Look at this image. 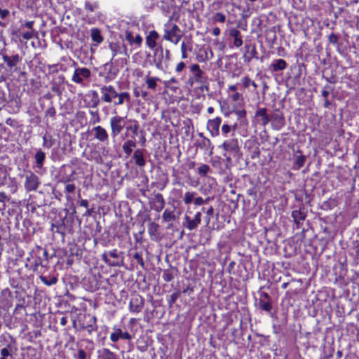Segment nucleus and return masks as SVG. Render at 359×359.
Here are the masks:
<instances>
[{
  "instance_id": "37998d69",
  "label": "nucleus",
  "mask_w": 359,
  "mask_h": 359,
  "mask_svg": "<svg viewBox=\"0 0 359 359\" xmlns=\"http://www.w3.org/2000/svg\"><path fill=\"white\" fill-rule=\"evenodd\" d=\"M1 358L0 359H6L7 357L11 355V351L8 347L4 348L1 350Z\"/></svg>"
},
{
  "instance_id": "79ce46f5",
  "label": "nucleus",
  "mask_w": 359,
  "mask_h": 359,
  "mask_svg": "<svg viewBox=\"0 0 359 359\" xmlns=\"http://www.w3.org/2000/svg\"><path fill=\"white\" fill-rule=\"evenodd\" d=\"M158 226L157 224L154 222H151L149 224L148 227V231L150 234H154L156 233L158 230Z\"/></svg>"
},
{
  "instance_id": "0e129e2a",
  "label": "nucleus",
  "mask_w": 359,
  "mask_h": 359,
  "mask_svg": "<svg viewBox=\"0 0 359 359\" xmlns=\"http://www.w3.org/2000/svg\"><path fill=\"white\" fill-rule=\"evenodd\" d=\"M33 25H34V21H28V22H27L25 23V26L27 28H28V29H32V30H33V29H32V28H33Z\"/></svg>"
},
{
  "instance_id": "c756f323",
  "label": "nucleus",
  "mask_w": 359,
  "mask_h": 359,
  "mask_svg": "<svg viewBox=\"0 0 359 359\" xmlns=\"http://www.w3.org/2000/svg\"><path fill=\"white\" fill-rule=\"evenodd\" d=\"M196 193L194 191H187L184 194L183 201L186 205H189L193 201H194V198L196 197Z\"/></svg>"
},
{
  "instance_id": "6e6d98bb",
  "label": "nucleus",
  "mask_w": 359,
  "mask_h": 359,
  "mask_svg": "<svg viewBox=\"0 0 359 359\" xmlns=\"http://www.w3.org/2000/svg\"><path fill=\"white\" fill-rule=\"evenodd\" d=\"M85 8L86 10H88L91 12L94 11V10L97 8L96 5L92 4L89 2L86 3Z\"/></svg>"
},
{
  "instance_id": "b1692460",
  "label": "nucleus",
  "mask_w": 359,
  "mask_h": 359,
  "mask_svg": "<svg viewBox=\"0 0 359 359\" xmlns=\"http://www.w3.org/2000/svg\"><path fill=\"white\" fill-rule=\"evenodd\" d=\"M133 158L135 161V163L138 166L142 167L145 165V160H144L143 154L140 150H136L134 152Z\"/></svg>"
},
{
  "instance_id": "f704fd0d",
  "label": "nucleus",
  "mask_w": 359,
  "mask_h": 359,
  "mask_svg": "<svg viewBox=\"0 0 359 359\" xmlns=\"http://www.w3.org/2000/svg\"><path fill=\"white\" fill-rule=\"evenodd\" d=\"M191 50V47L189 46L188 44L185 43L184 41L181 44V52H182V57L183 59L187 58V51Z\"/></svg>"
},
{
  "instance_id": "e433bc0d",
  "label": "nucleus",
  "mask_w": 359,
  "mask_h": 359,
  "mask_svg": "<svg viewBox=\"0 0 359 359\" xmlns=\"http://www.w3.org/2000/svg\"><path fill=\"white\" fill-rule=\"evenodd\" d=\"M210 166L207 164H202L198 168V174L202 176H205L207 173L210 171Z\"/></svg>"
},
{
  "instance_id": "f03ea898",
  "label": "nucleus",
  "mask_w": 359,
  "mask_h": 359,
  "mask_svg": "<svg viewBox=\"0 0 359 359\" xmlns=\"http://www.w3.org/2000/svg\"><path fill=\"white\" fill-rule=\"evenodd\" d=\"M24 187L26 191H34L40 185V180L39 177L35 175L32 171H27L25 175Z\"/></svg>"
},
{
  "instance_id": "6e6552de",
  "label": "nucleus",
  "mask_w": 359,
  "mask_h": 359,
  "mask_svg": "<svg viewBox=\"0 0 359 359\" xmlns=\"http://www.w3.org/2000/svg\"><path fill=\"white\" fill-rule=\"evenodd\" d=\"M222 123V118L216 117L208 121L207 128L212 137H217L219 135V126Z\"/></svg>"
},
{
  "instance_id": "9b49d317",
  "label": "nucleus",
  "mask_w": 359,
  "mask_h": 359,
  "mask_svg": "<svg viewBox=\"0 0 359 359\" xmlns=\"http://www.w3.org/2000/svg\"><path fill=\"white\" fill-rule=\"evenodd\" d=\"M187 222V228L189 230L195 229L201 222V213L198 212L196 213L194 219H191L188 216L185 217Z\"/></svg>"
},
{
  "instance_id": "6ab92c4d",
  "label": "nucleus",
  "mask_w": 359,
  "mask_h": 359,
  "mask_svg": "<svg viewBox=\"0 0 359 359\" xmlns=\"http://www.w3.org/2000/svg\"><path fill=\"white\" fill-rule=\"evenodd\" d=\"M158 37V34L156 31H151L149 33L147 37V44L150 48H153L156 46V41Z\"/></svg>"
},
{
  "instance_id": "1a4fd4ad",
  "label": "nucleus",
  "mask_w": 359,
  "mask_h": 359,
  "mask_svg": "<svg viewBox=\"0 0 359 359\" xmlns=\"http://www.w3.org/2000/svg\"><path fill=\"white\" fill-rule=\"evenodd\" d=\"M191 72L194 74V79H189V83L191 86L193 85L194 82L198 83H202L204 81V73L200 69V67L197 64L192 65L190 67Z\"/></svg>"
},
{
  "instance_id": "f3484780",
  "label": "nucleus",
  "mask_w": 359,
  "mask_h": 359,
  "mask_svg": "<svg viewBox=\"0 0 359 359\" xmlns=\"http://www.w3.org/2000/svg\"><path fill=\"white\" fill-rule=\"evenodd\" d=\"M229 35L234 39L233 44L238 48L242 46L243 40L239 30L233 28L229 32Z\"/></svg>"
},
{
  "instance_id": "423d86ee",
  "label": "nucleus",
  "mask_w": 359,
  "mask_h": 359,
  "mask_svg": "<svg viewBox=\"0 0 359 359\" xmlns=\"http://www.w3.org/2000/svg\"><path fill=\"white\" fill-rule=\"evenodd\" d=\"M92 133L97 140L104 144H108L109 134L105 128L100 126H97L92 129Z\"/></svg>"
},
{
  "instance_id": "49530a36",
  "label": "nucleus",
  "mask_w": 359,
  "mask_h": 359,
  "mask_svg": "<svg viewBox=\"0 0 359 359\" xmlns=\"http://www.w3.org/2000/svg\"><path fill=\"white\" fill-rule=\"evenodd\" d=\"M329 42L332 44H337L338 43V36L332 33L328 36Z\"/></svg>"
},
{
  "instance_id": "a19ab883",
  "label": "nucleus",
  "mask_w": 359,
  "mask_h": 359,
  "mask_svg": "<svg viewBox=\"0 0 359 359\" xmlns=\"http://www.w3.org/2000/svg\"><path fill=\"white\" fill-rule=\"evenodd\" d=\"M133 258L137 262V263L141 265L142 267H144V261H143V259L142 257V255L139 252H135L134 255H133Z\"/></svg>"
},
{
  "instance_id": "aec40b11",
  "label": "nucleus",
  "mask_w": 359,
  "mask_h": 359,
  "mask_svg": "<svg viewBox=\"0 0 359 359\" xmlns=\"http://www.w3.org/2000/svg\"><path fill=\"white\" fill-rule=\"evenodd\" d=\"M34 158L36 163V168L39 169H41L43 166V163L46 159V154L41 150H39L36 153Z\"/></svg>"
},
{
  "instance_id": "680f3d73",
  "label": "nucleus",
  "mask_w": 359,
  "mask_h": 359,
  "mask_svg": "<svg viewBox=\"0 0 359 359\" xmlns=\"http://www.w3.org/2000/svg\"><path fill=\"white\" fill-rule=\"evenodd\" d=\"M330 95V92L329 90H327V86H325L323 91H322V95L323 97L326 99L327 98V97L329 96Z\"/></svg>"
},
{
  "instance_id": "f8f14e48",
  "label": "nucleus",
  "mask_w": 359,
  "mask_h": 359,
  "mask_svg": "<svg viewBox=\"0 0 359 359\" xmlns=\"http://www.w3.org/2000/svg\"><path fill=\"white\" fill-rule=\"evenodd\" d=\"M164 57L163 50L161 48L160 50H156L154 55L153 62L155 67L159 70H164V67L163 65V60Z\"/></svg>"
},
{
  "instance_id": "603ef678",
  "label": "nucleus",
  "mask_w": 359,
  "mask_h": 359,
  "mask_svg": "<svg viewBox=\"0 0 359 359\" xmlns=\"http://www.w3.org/2000/svg\"><path fill=\"white\" fill-rule=\"evenodd\" d=\"M205 201L202 197L198 196L195 197L194 203L196 205H201L205 203Z\"/></svg>"
},
{
  "instance_id": "a211bd4d",
  "label": "nucleus",
  "mask_w": 359,
  "mask_h": 359,
  "mask_svg": "<svg viewBox=\"0 0 359 359\" xmlns=\"http://www.w3.org/2000/svg\"><path fill=\"white\" fill-rule=\"evenodd\" d=\"M155 201H156V202L154 205V209L156 212H161L163 209L164 205H165V200H164L162 194H157L155 196Z\"/></svg>"
},
{
  "instance_id": "c85d7f7f",
  "label": "nucleus",
  "mask_w": 359,
  "mask_h": 359,
  "mask_svg": "<svg viewBox=\"0 0 359 359\" xmlns=\"http://www.w3.org/2000/svg\"><path fill=\"white\" fill-rule=\"evenodd\" d=\"M126 39L130 43H136L140 45L142 41V39L140 35H137L135 38L133 36V34L130 32L127 33L126 34Z\"/></svg>"
},
{
  "instance_id": "7c9ffc66",
  "label": "nucleus",
  "mask_w": 359,
  "mask_h": 359,
  "mask_svg": "<svg viewBox=\"0 0 359 359\" xmlns=\"http://www.w3.org/2000/svg\"><path fill=\"white\" fill-rule=\"evenodd\" d=\"M129 309L131 312L139 313L142 309V306L137 304V299H133L129 304Z\"/></svg>"
},
{
  "instance_id": "3c124183",
  "label": "nucleus",
  "mask_w": 359,
  "mask_h": 359,
  "mask_svg": "<svg viewBox=\"0 0 359 359\" xmlns=\"http://www.w3.org/2000/svg\"><path fill=\"white\" fill-rule=\"evenodd\" d=\"M182 38V35L180 32H178L171 40L170 42L173 43L174 44H177L179 41H180Z\"/></svg>"
},
{
  "instance_id": "8fccbe9b",
  "label": "nucleus",
  "mask_w": 359,
  "mask_h": 359,
  "mask_svg": "<svg viewBox=\"0 0 359 359\" xmlns=\"http://www.w3.org/2000/svg\"><path fill=\"white\" fill-rule=\"evenodd\" d=\"M55 114H56V111H55V108L53 107H49L46 111V116H49L50 117H54Z\"/></svg>"
},
{
  "instance_id": "bf43d9fd",
  "label": "nucleus",
  "mask_w": 359,
  "mask_h": 359,
  "mask_svg": "<svg viewBox=\"0 0 359 359\" xmlns=\"http://www.w3.org/2000/svg\"><path fill=\"white\" fill-rule=\"evenodd\" d=\"M94 99L92 100V107H97L99 104V100L97 98V94L95 92L93 93Z\"/></svg>"
},
{
  "instance_id": "58836bf2",
  "label": "nucleus",
  "mask_w": 359,
  "mask_h": 359,
  "mask_svg": "<svg viewBox=\"0 0 359 359\" xmlns=\"http://www.w3.org/2000/svg\"><path fill=\"white\" fill-rule=\"evenodd\" d=\"M306 161V157L303 155H300L297 156L295 160V163L298 166V168H300L304 166Z\"/></svg>"
},
{
  "instance_id": "ea45409f",
  "label": "nucleus",
  "mask_w": 359,
  "mask_h": 359,
  "mask_svg": "<svg viewBox=\"0 0 359 359\" xmlns=\"http://www.w3.org/2000/svg\"><path fill=\"white\" fill-rule=\"evenodd\" d=\"M215 22H224L226 20V16L222 13H217L213 18Z\"/></svg>"
},
{
  "instance_id": "72a5a7b5",
  "label": "nucleus",
  "mask_w": 359,
  "mask_h": 359,
  "mask_svg": "<svg viewBox=\"0 0 359 359\" xmlns=\"http://www.w3.org/2000/svg\"><path fill=\"white\" fill-rule=\"evenodd\" d=\"M259 307L261 309L266 311H270L272 309L271 302L269 301L266 302L263 299L259 301Z\"/></svg>"
},
{
  "instance_id": "052dcab7",
  "label": "nucleus",
  "mask_w": 359,
  "mask_h": 359,
  "mask_svg": "<svg viewBox=\"0 0 359 359\" xmlns=\"http://www.w3.org/2000/svg\"><path fill=\"white\" fill-rule=\"evenodd\" d=\"M121 338L123 339L130 340V339H131L132 337H131V335L128 332H123L121 331Z\"/></svg>"
},
{
  "instance_id": "e2e57ef3",
  "label": "nucleus",
  "mask_w": 359,
  "mask_h": 359,
  "mask_svg": "<svg viewBox=\"0 0 359 359\" xmlns=\"http://www.w3.org/2000/svg\"><path fill=\"white\" fill-rule=\"evenodd\" d=\"M137 128H138V126L137 125H135L134 126H128V127H127V130H131L134 135H137Z\"/></svg>"
},
{
  "instance_id": "ddd939ff",
  "label": "nucleus",
  "mask_w": 359,
  "mask_h": 359,
  "mask_svg": "<svg viewBox=\"0 0 359 359\" xmlns=\"http://www.w3.org/2000/svg\"><path fill=\"white\" fill-rule=\"evenodd\" d=\"M255 116L257 117L263 126H266L270 121V118L267 114L266 108H260L255 112Z\"/></svg>"
},
{
  "instance_id": "69168bd1",
  "label": "nucleus",
  "mask_w": 359,
  "mask_h": 359,
  "mask_svg": "<svg viewBox=\"0 0 359 359\" xmlns=\"http://www.w3.org/2000/svg\"><path fill=\"white\" fill-rule=\"evenodd\" d=\"M212 34L215 36H218L220 34V29L219 27H215L212 30Z\"/></svg>"
},
{
  "instance_id": "2eb2a0df",
  "label": "nucleus",
  "mask_w": 359,
  "mask_h": 359,
  "mask_svg": "<svg viewBox=\"0 0 359 359\" xmlns=\"http://www.w3.org/2000/svg\"><path fill=\"white\" fill-rule=\"evenodd\" d=\"M270 121H272V126L273 128L276 130H280L285 125L284 118L279 114H273Z\"/></svg>"
},
{
  "instance_id": "a18cd8bd",
  "label": "nucleus",
  "mask_w": 359,
  "mask_h": 359,
  "mask_svg": "<svg viewBox=\"0 0 359 359\" xmlns=\"http://www.w3.org/2000/svg\"><path fill=\"white\" fill-rule=\"evenodd\" d=\"M34 31L31 30L29 32H26L22 33V36L24 39L29 40L34 37Z\"/></svg>"
},
{
  "instance_id": "4be33fe9",
  "label": "nucleus",
  "mask_w": 359,
  "mask_h": 359,
  "mask_svg": "<svg viewBox=\"0 0 359 359\" xmlns=\"http://www.w3.org/2000/svg\"><path fill=\"white\" fill-rule=\"evenodd\" d=\"M292 217L294 219V222L298 224L305 219L306 214L300 210H296L292 212Z\"/></svg>"
},
{
  "instance_id": "de8ad7c7",
  "label": "nucleus",
  "mask_w": 359,
  "mask_h": 359,
  "mask_svg": "<svg viewBox=\"0 0 359 359\" xmlns=\"http://www.w3.org/2000/svg\"><path fill=\"white\" fill-rule=\"evenodd\" d=\"M231 130V128L230 126H229L228 124H224L222 126V133L223 135H224L225 136L229 133Z\"/></svg>"
},
{
  "instance_id": "393cba45",
  "label": "nucleus",
  "mask_w": 359,
  "mask_h": 359,
  "mask_svg": "<svg viewBox=\"0 0 359 359\" xmlns=\"http://www.w3.org/2000/svg\"><path fill=\"white\" fill-rule=\"evenodd\" d=\"M90 35L92 40L97 43H100L103 41V37L101 36L100 31L97 28H93L90 30Z\"/></svg>"
},
{
  "instance_id": "a878e982",
  "label": "nucleus",
  "mask_w": 359,
  "mask_h": 359,
  "mask_svg": "<svg viewBox=\"0 0 359 359\" xmlns=\"http://www.w3.org/2000/svg\"><path fill=\"white\" fill-rule=\"evenodd\" d=\"M116 97H118V101L115 102L116 105L122 104L125 100L128 102H130V94L127 92H123L121 93H118V95Z\"/></svg>"
},
{
  "instance_id": "c03bdc74",
  "label": "nucleus",
  "mask_w": 359,
  "mask_h": 359,
  "mask_svg": "<svg viewBox=\"0 0 359 359\" xmlns=\"http://www.w3.org/2000/svg\"><path fill=\"white\" fill-rule=\"evenodd\" d=\"M180 294L178 292H175L170 296V298L168 299V303L170 306L172 305L176 302Z\"/></svg>"
},
{
  "instance_id": "864d4df0",
  "label": "nucleus",
  "mask_w": 359,
  "mask_h": 359,
  "mask_svg": "<svg viewBox=\"0 0 359 359\" xmlns=\"http://www.w3.org/2000/svg\"><path fill=\"white\" fill-rule=\"evenodd\" d=\"M213 212H214V209L211 206L210 207L207 211H206V214H207V223H209L210 222V217L212 216L213 215Z\"/></svg>"
},
{
  "instance_id": "c9c22d12",
  "label": "nucleus",
  "mask_w": 359,
  "mask_h": 359,
  "mask_svg": "<svg viewBox=\"0 0 359 359\" xmlns=\"http://www.w3.org/2000/svg\"><path fill=\"white\" fill-rule=\"evenodd\" d=\"M243 85L245 88H248L250 85H252L254 88H257V85L255 83V81H252L248 76H245L243 80Z\"/></svg>"
},
{
  "instance_id": "bb28decb",
  "label": "nucleus",
  "mask_w": 359,
  "mask_h": 359,
  "mask_svg": "<svg viewBox=\"0 0 359 359\" xmlns=\"http://www.w3.org/2000/svg\"><path fill=\"white\" fill-rule=\"evenodd\" d=\"M162 217L165 222H172L176 218L174 211L168 209L164 210Z\"/></svg>"
},
{
  "instance_id": "4c0bfd02",
  "label": "nucleus",
  "mask_w": 359,
  "mask_h": 359,
  "mask_svg": "<svg viewBox=\"0 0 359 359\" xmlns=\"http://www.w3.org/2000/svg\"><path fill=\"white\" fill-rule=\"evenodd\" d=\"M90 114L92 116V124L97 123L100 121V118L97 111H90Z\"/></svg>"
},
{
  "instance_id": "5fc2aeb1",
  "label": "nucleus",
  "mask_w": 359,
  "mask_h": 359,
  "mask_svg": "<svg viewBox=\"0 0 359 359\" xmlns=\"http://www.w3.org/2000/svg\"><path fill=\"white\" fill-rule=\"evenodd\" d=\"M75 190V185L73 184H68L65 187V191L67 193H72Z\"/></svg>"
},
{
  "instance_id": "09e8293b",
  "label": "nucleus",
  "mask_w": 359,
  "mask_h": 359,
  "mask_svg": "<svg viewBox=\"0 0 359 359\" xmlns=\"http://www.w3.org/2000/svg\"><path fill=\"white\" fill-rule=\"evenodd\" d=\"M10 14V12L7 9H1L0 8V18L2 20L6 19Z\"/></svg>"
},
{
  "instance_id": "20e7f679",
  "label": "nucleus",
  "mask_w": 359,
  "mask_h": 359,
  "mask_svg": "<svg viewBox=\"0 0 359 359\" xmlns=\"http://www.w3.org/2000/svg\"><path fill=\"white\" fill-rule=\"evenodd\" d=\"M90 75L91 72L88 68L77 67L74 72L72 81L76 83L83 86L84 84V79H89Z\"/></svg>"
},
{
  "instance_id": "4d7b16f0",
  "label": "nucleus",
  "mask_w": 359,
  "mask_h": 359,
  "mask_svg": "<svg viewBox=\"0 0 359 359\" xmlns=\"http://www.w3.org/2000/svg\"><path fill=\"white\" fill-rule=\"evenodd\" d=\"M86 353L83 349H79L78 351L77 359H86Z\"/></svg>"
},
{
  "instance_id": "338daca9",
  "label": "nucleus",
  "mask_w": 359,
  "mask_h": 359,
  "mask_svg": "<svg viewBox=\"0 0 359 359\" xmlns=\"http://www.w3.org/2000/svg\"><path fill=\"white\" fill-rule=\"evenodd\" d=\"M80 205L83 206V207H85V208H87L88 205V201L87 200H81V202H80Z\"/></svg>"
},
{
  "instance_id": "f257e3e1",
  "label": "nucleus",
  "mask_w": 359,
  "mask_h": 359,
  "mask_svg": "<svg viewBox=\"0 0 359 359\" xmlns=\"http://www.w3.org/2000/svg\"><path fill=\"white\" fill-rule=\"evenodd\" d=\"M111 136L116 138L123 130L126 126L125 118L116 115L110 118L109 120Z\"/></svg>"
},
{
  "instance_id": "774afa93",
  "label": "nucleus",
  "mask_w": 359,
  "mask_h": 359,
  "mask_svg": "<svg viewBox=\"0 0 359 359\" xmlns=\"http://www.w3.org/2000/svg\"><path fill=\"white\" fill-rule=\"evenodd\" d=\"M164 57H165L166 60H168V61L170 60V51L168 50H165Z\"/></svg>"
},
{
  "instance_id": "dca6fc26",
  "label": "nucleus",
  "mask_w": 359,
  "mask_h": 359,
  "mask_svg": "<svg viewBox=\"0 0 359 359\" xmlns=\"http://www.w3.org/2000/svg\"><path fill=\"white\" fill-rule=\"evenodd\" d=\"M287 66V62L283 59H277L272 61L270 65V68L273 72H279L286 69Z\"/></svg>"
},
{
  "instance_id": "4468645a",
  "label": "nucleus",
  "mask_w": 359,
  "mask_h": 359,
  "mask_svg": "<svg viewBox=\"0 0 359 359\" xmlns=\"http://www.w3.org/2000/svg\"><path fill=\"white\" fill-rule=\"evenodd\" d=\"M2 58L4 62H6L7 66L10 68L16 66L21 60L20 57L18 54L13 55L12 56L3 55Z\"/></svg>"
},
{
  "instance_id": "5701e85b",
  "label": "nucleus",
  "mask_w": 359,
  "mask_h": 359,
  "mask_svg": "<svg viewBox=\"0 0 359 359\" xmlns=\"http://www.w3.org/2000/svg\"><path fill=\"white\" fill-rule=\"evenodd\" d=\"M98 353L101 359H116V354L108 348H102Z\"/></svg>"
},
{
  "instance_id": "cd10ccee",
  "label": "nucleus",
  "mask_w": 359,
  "mask_h": 359,
  "mask_svg": "<svg viewBox=\"0 0 359 359\" xmlns=\"http://www.w3.org/2000/svg\"><path fill=\"white\" fill-rule=\"evenodd\" d=\"M160 81V79L158 77H147L146 83L147 85L148 88L155 90L157 86V82Z\"/></svg>"
},
{
  "instance_id": "412c9836",
  "label": "nucleus",
  "mask_w": 359,
  "mask_h": 359,
  "mask_svg": "<svg viewBox=\"0 0 359 359\" xmlns=\"http://www.w3.org/2000/svg\"><path fill=\"white\" fill-rule=\"evenodd\" d=\"M135 141L133 140H128L123 143V150L127 156H129L132 153L133 148H135Z\"/></svg>"
},
{
  "instance_id": "0eeeda50",
  "label": "nucleus",
  "mask_w": 359,
  "mask_h": 359,
  "mask_svg": "<svg viewBox=\"0 0 359 359\" xmlns=\"http://www.w3.org/2000/svg\"><path fill=\"white\" fill-rule=\"evenodd\" d=\"M178 32H181L178 26L175 24L167 23L164 25L163 39L170 41Z\"/></svg>"
},
{
  "instance_id": "7ed1b4c3",
  "label": "nucleus",
  "mask_w": 359,
  "mask_h": 359,
  "mask_svg": "<svg viewBox=\"0 0 359 359\" xmlns=\"http://www.w3.org/2000/svg\"><path fill=\"white\" fill-rule=\"evenodd\" d=\"M119 252L114 249L109 252H104L102 255V260L109 266H119L122 261L119 259Z\"/></svg>"
},
{
  "instance_id": "39448f33",
  "label": "nucleus",
  "mask_w": 359,
  "mask_h": 359,
  "mask_svg": "<svg viewBox=\"0 0 359 359\" xmlns=\"http://www.w3.org/2000/svg\"><path fill=\"white\" fill-rule=\"evenodd\" d=\"M100 93L102 94V100L107 103L111 102L112 100L118 95V93L111 85L102 86L100 88Z\"/></svg>"
},
{
  "instance_id": "2f4dec72",
  "label": "nucleus",
  "mask_w": 359,
  "mask_h": 359,
  "mask_svg": "<svg viewBox=\"0 0 359 359\" xmlns=\"http://www.w3.org/2000/svg\"><path fill=\"white\" fill-rule=\"evenodd\" d=\"M114 332L110 335V339L113 342H116L120 338L121 334V330L120 328L114 327Z\"/></svg>"
},
{
  "instance_id": "473e14b6",
  "label": "nucleus",
  "mask_w": 359,
  "mask_h": 359,
  "mask_svg": "<svg viewBox=\"0 0 359 359\" xmlns=\"http://www.w3.org/2000/svg\"><path fill=\"white\" fill-rule=\"evenodd\" d=\"M40 279L45 285H48V286L55 285L57 282V278L54 276L50 278V279H48L45 276H40Z\"/></svg>"
},
{
  "instance_id": "13d9d810",
  "label": "nucleus",
  "mask_w": 359,
  "mask_h": 359,
  "mask_svg": "<svg viewBox=\"0 0 359 359\" xmlns=\"http://www.w3.org/2000/svg\"><path fill=\"white\" fill-rule=\"evenodd\" d=\"M184 67H185L184 62H180L177 65L175 71H176V72H178V73L181 72L184 69Z\"/></svg>"
},
{
  "instance_id": "9d476101",
  "label": "nucleus",
  "mask_w": 359,
  "mask_h": 359,
  "mask_svg": "<svg viewBox=\"0 0 359 359\" xmlns=\"http://www.w3.org/2000/svg\"><path fill=\"white\" fill-rule=\"evenodd\" d=\"M221 147L226 151L229 154H235L237 153L239 147L237 139H230L226 141H224L222 144Z\"/></svg>"
}]
</instances>
